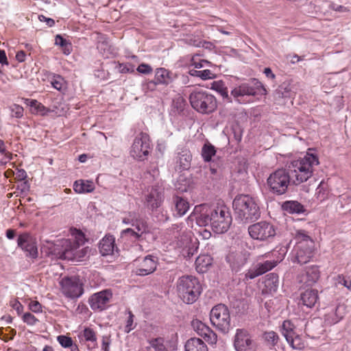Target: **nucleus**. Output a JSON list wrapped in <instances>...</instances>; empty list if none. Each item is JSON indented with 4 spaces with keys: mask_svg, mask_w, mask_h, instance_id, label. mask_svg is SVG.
Wrapping results in <instances>:
<instances>
[{
    "mask_svg": "<svg viewBox=\"0 0 351 351\" xmlns=\"http://www.w3.org/2000/svg\"><path fill=\"white\" fill-rule=\"evenodd\" d=\"M262 275L261 272L258 270V267L256 265L254 267L250 269L245 274L246 279H253L258 276Z\"/></svg>",
    "mask_w": 351,
    "mask_h": 351,
    "instance_id": "obj_57",
    "label": "nucleus"
},
{
    "mask_svg": "<svg viewBox=\"0 0 351 351\" xmlns=\"http://www.w3.org/2000/svg\"><path fill=\"white\" fill-rule=\"evenodd\" d=\"M174 211L178 217H182L189 210L190 204L188 200L182 197L175 195L173 197Z\"/></svg>",
    "mask_w": 351,
    "mask_h": 351,
    "instance_id": "obj_27",
    "label": "nucleus"
},
{
    "mask_svg": "<svg viewBox=\"0 0 351 351\" xmlns=\"http://www.w3.org/2000/svg\"><path fill=\"white\" fill-rule=\"evenodd\" d=\"M0 154L5 155V158L8 160H12L13 154L6 150V147L4 141L0 139Z\"/></svg>",
    "mask_w": 351,
    "mask_h": 351,
    "instance_id": "obj_56",
    "label": "nucleus"
},
{
    "mask_svg": "<svg viewBox=\"0 0 351 351\" xmlns=\"http://www.w3.org/2000/svg\"><path fill=\"white\" fill-rule=\"evenodd\" d=\"M17 243L26 253V256L32 258L38 256V248L35 239L28 233H23L19 236Z\"/></svg>",
    "mask_w": 351,
    "mask_h": 351,
    "instance_id": "obj_17",
    "label": "nucleus"
},
{
    "mask_svg": "<svg viewBox=\"0 0 351 351\" xmlns=\"http://www.w3.org/2000/svg\"><path fill=\"white\" fill-rule=\"evenodd\" d=\"M292 182V178L287 168H280L269 174L267 186L269 191L276 195L285 194Z\"/></svg>",
    "mask_w": 351,
    "mask_h": 351,
    "instance_id": "obj_6",
    "label": "nucleus"
},
{
    "mask_svg": "<svg viewBox=\"0 0 351 351\" xmlns=\"http://www.w3.org/2000/svg\"><path fill=\"white\" fill-rule=\"evenodd\" d=\"M29 308L34 313L42 312V306L38 301L32 300L29 304Z\"/></svg>",
    "mask_w": 351,
    "mask_h": 351,
    "instance_id": "obj_59",
    "label": "nucleus"
},
{
    "mask_svg": "<svg viewBox=\"0 0 351 351\" xmlns=\"http://www.w3.org/2000/svg\"><path fill=\"white\" fill-rule=\"evenodd\" d=\"M212 88L218 92L223 99H226L228 101L231 102L232 100L228 95V88L222 81L214 82L212 85Z\"/></svg>",
    "mask_w": 351,
    "mask_h": 351,
    "instance_id": "obj_37",
    "label": "nucleus"
},
{
    "mask_svg": "<svg viewBox=\"0 0 351 351\" xmlns=\"http://www.w3.org/2000/svg\"><path fill=\"white\" fill-rule=\"evenodd\" d=\"M186 351H208L206 344L199 338H191L185 344Z\"/></svg>",
    "mask_w": 351,
    "mask_h": 351,
    "instance_id": "obj_31",
    "label": "nucleus"
},
{
    "mask_svg": "<svg viewBox=\"0 0 351 351\" xmlns=\"http://www.w3.org/2000/svg\"><path fill=\"white\" fill-rule=\"evenodd\" d=\"M25 103L31 108V112L34 114L45 116L49 112L44 105L36 99H26Z\"/></svg>",
    "mask_w": 351,
    "mask_h": 351,
    "instance_id": "obj_33",
    "label": "nucleus"
},
{
    "mask_svg": "<svg viewBox=\"0 0 351 351\" xmlns=\"http://www.w3.org/2000/svg\"><path fill=\"white\" fill-rule=\"evenodd\" d=\"M191 156L188 153L179 154L176 158V163L180 170L188 169L191 165Z\"/></svg>",
    "mask_w": 351,
    "mask_h": 351,
    "instance_id": "obj_36",
    "label": "nucleus"
},
{
    "mask_svg": "<svg viewBox=\"0 0 351 351\" xmlns=\"http://www.w3.org/2000/svg\"><path fill=\"white\" fill-rule=\"evenodd\" d=\"M149 150L150 141L149 135L142 132L134 140L130 151L131 156L134 158L143 160L148 156Z\"/></svg>",
    "mask_w": 351,
    "mask_h": 351,
    "instance_id": "obj_11",
    "label": "nucleus"
},
{
    "mask_svg": "<svg viewBox=\"0 0 351 351\" xmlns=\"http://www.w3.org/2000/svg\"><path fill=\"white\" fill-rule=\"evenodd\" d=\"M179 296L186 304H193L202 292V286L198 279L193 276H183L177 282Z\"/></svg>",
    "mask_w": 351,
    "mask_h": 351,
    "instance_id": "obj_4",
    "label": "nucleus"
},
{
    "mask_svg": "<svg viewBox=\"0 0 351 351\" xmlns=\"http://www.w3.org/2000/svg\"><path fill=\"white\" fill-rule=\"evenodd\" d=\"M122 222L125 224H130L136 232L138 233L142 241L145 240L147 242H153L157 238L154 229L148 226L144 219L138 217L134 212L128 213L127 216L123 218Z\"/></svg>",
    "mask_w": 351,
    "mask_h": 351,
    "instance_id": "obj_7",
    "label": "nucleus"
},
{
    "mask_svg": "<svg viewBox=\"0 0 351 351\" xmlns=\"http://www.w3.org/2000/svg\"><path fill=\"white\" fill-rule=\"evenodd\" d=\"M319 300L318 291L316 289H307L301 293L299 304L307 308H313Z\"/></svg>",
    "mask_w": 351,
    "mask_h": 351,
    "instance_id": "obj_25",
    "label": "nucleus"
},
{
    "mask_svg": "<svg viewBox=\"0 0 351 351\" xmlns=\"http://www.w3.org/2000/svg\"><path fill=\"white\" fill-rule=\"evenodd\" d=\"M119 69V72L121 73H133L134 69L133 66L130 64H123V63H118L117 66Z\"/></svg>",
    "mask_w": 351,
    "mask_h": 351,
    "instance_id": "obj_55",
    "label": "nucleus"
},
{
    "mask_svg": "<svg viewBox=\"0 0 351 351\" xmlns=\"http://www.w3.org/2000/svg\"><path fill=\"white\" fill-rule=\"evenodd\" d=\"M248 232L254 239L268 241L276 235L274 226L267 221H260L251 225L248 228Z\"/></svg>",
    "mask_w": 351,
    "mask_h": 351,
    "instance_id": "obj_10",
    "label": "nucleus"
},
{
    "mask_svg": "<svg viewBox=\"0 0 351 351\" xmlns=\"http://www.w3.org/2000/svg\"><path fill=\"white\" fill-rule=\"evenodd\" d=\"M38 19L40 21H45L46 22L47 25L49 26V27H53L55 24V21L53 19H50V18H47L46 16H45L44 15H39L38 16Z\"/></svg>",
    "mask_w": 351,
    "mask_h": 351,
    "instance_id": "obj_64",
    "label": "nucleus"
},
{
    "mask_svg": "<svg viewBox=\"0 0 351 351\" xmlns=\"http://www.w3.org/2000/svg\"><path fill=\"white\" fill-rule=\"evenodd\" d=\"M282 334L286 339L291 338L295 332V326L290 320H285L282 325Z\"/></svg>",
    "mask_w": 351,
    "mask_h": 351,
    "instance_id": "obj_41",
    "label": "nucleus"
},
{
    "mask_svg": "<svg viewBox=\"0 0 351 351\" xmlns=\"http://www.w3.org/2000/svg\"><path fill=\"white\" fill-rule=\"evenodd\" d=\"M346 315V306L339 304L328 311L324 316V322L327 325H334L339 322Z\"/></svg>",
    "mask_w": 351,
    "mask_h": 351,
    "instance_id": "obj_23",
    "label": "nucleus"
},
{
    "mask_svg": "<svg viewBox=\"0 0 351 351\" xmlns=\"http://www.w3.org/2000/svg\"><path fill=\"white\" fill-rule=\"evenodd\" d=\"M286 340L293 349L302 350L305 347L304 341L302 340V337L296 333L291 336V338H288Z\"/></svg>",
    "mask_w": 351,
    "mask_h": 351,
    "instance_id": "obj_40",
    "label": "nucleus"
},
{
    "mask_svg": "<svg viewBox=\"0 0 351 351\" xmlns=\"http://www.w3.org/2000/svg\"><path fill=\"white\" fill-rule=\"evenodd\" d=\"M338 284L346 287L351 291V278L343 274L339 275L337 278Z\"/></svg>",
    "mask_w": 351,
    "mask_h": 351,
    "instance_id": "obj_49",
    "label": "nucleus"
},
{
    "mask_svg": "<svg viewBox=\"0 0 351 351\" xmlns=\"http://www.w3.org/2000/svg\"><path fill=\"white\" fill-rule=\"evenodd\" d=\"M216 154L215 147L210 143H205L202 148V156L205 162H210Z\"/></svg>",
    "mask_w": 351,
    "mask_h": 351,
    "instance_id": "obj_38",
    "label": "nucleus"
},
{
    "mask_svg": "<svg viewBox=\"0 0 351 351\" xmlns=\"http://www.w3.org/2000/svg\"><path fill=\"white\" fill-rule=\"evenodd\" d=\"M277 265L276 261H267L264 263H260L256 265L258 267V270L261 272V274H263L268 271L269 270H271L274 267H276Z\"/></svg>",
    "mask_w": 351,
    "mask_h": 351,
    "instance_id": "obj_45",
    "label": "nucleus"
},
{
    "mask_svg": "<svg viewBox=\"0 0 351 351\" xmlns=\"http://www.w3.org/2000/svg\"><path fill=\"white\" fill-rule=\"evenodd\" d=\"M60 284L62 293L69 298H78L83 293L82 283L78 277H64Z\"/></svg>",
    "mask_w": 351,
    "mask_h": 351,
    "instance_id": "obj_13",
    "label": "nucleus"
},
{
    "mask_svg": "<svg viewBox=\"0 0 351 351\" xmlns=\"http://www.w3.org/2000/svg\"><path fill=\"white\" fill-rule=\"evenodd\" d=\"M265 285L270 291H276L278 286V276L276 274H269L267 275L265 280Z\"/></svg>",
    "mask_w": 351,
    "mask_h": 351,
    "instance_id": "obj_42",
    "label": "nucleus"
},
{
    "mask_svg": "<svg viewBox=\"0 0 351 351\" xmlns=\"http://www.w3.org/2000/svg\"><path fill=\"white\" fill-rule=\"evenodd\" d=\"M112 294L108 290H104L93 294L88 299V303L93 311H101L108 306Z\"/></svg>",
    "mask_w": 351,
    "mask_h": 351,
    "instance_id": "obj_16",
    "label": "nucleus"
},
{
    "mask_svg": "<svg viewBox=\"0 0 351 351\" xmlns=\"http://www.w3.org/2000/svg\"><path fill=\"white\" fill-rule=\"evenodd\" d=\"M10 110V115L12 117L21 119L24 115V108L19 104H12L9 106Z\"/></svg>",
    "mask_w": 351,
    "mask_h": 351,
    "instance_id": "obj_44",
    "label": "nucleus"
},
{
    "mask_svg": "<svg viewBox=\"0 0 351 351\" xmlns=\"http://www.w3.org/2000/svg\"><path fill=\"white\" fill-rule=\"evenodd\" d=\"M146 351H168L164 344L162 338H156L149 341V345L146 348Z\"/></svg>",
    "mask_w": 351,
    "mask_h": 351,
    "instance_id": "obj_35",
    "label": "nucleus"
},
{
    "mask_svg": "<svg viewBox=\"0 0 351 351\" xmlns=\"http://www.w3.org/2000/svg\"><path fill=\"white\" fill-rule=\"evenodd\" d=\"M234 346L237 351H256L257 348L250 333L244 328L236 330Z\"/></svg>",
    "mask_w": 351,
    "mask_h": 351,
    "instance_id": "obj_12",
    "label": "nucleus"
},
{
    "mask_svg": "<svg viewBox=\"0 0 351 351\" xmlns=\"http://www.w3.org/2000/svg\"><path fill=\"white\" fill-rule=\"evenodd\" d=\"M60 48L62 53L65 55H69L72 51V45L69 41Z\"/></svg>",
    "mask_w": 351,
    "mask_h": 351,
    "instance_id": "obj_62",
    "label": "nucleus"
},
{
    "mask_svg": "<svg viewBox=\"0 0 351 351\" xmlns=\"http://www.w3.org/2000/svg\"><path fill=\"white\" fill-rule=\"evenodd\" d=\"M163 199L162 191L158 186H152L146 195L145 203L148 208L154 210L161 206Z\"/></svg>",
    "mask_w": 351,
    "mask_h": 351,
    "instance_id": "obj_21",
    "label": "nucleus"
},
{
    "mask_svg": "<svg viewBox=\"0 0 351 351\" xmlns=\"http://www.w3.org/2000/svg\"><path fill=\"white\" fill-rule=\"evenodd\" d=\"M121 237H130L134 240L142 241L138 232L132 228H126L121 231Z\"/></svg>",
    "mask_w": 351,
    "mask_h": 351,
    "instance_id": "obj_47",
    "label": "nucleus"
},
{
    "mask_svg": "<svg viewBox=\"0 0 351 351\" xmlns=\"http://www.w3.org/2000/svg\"><path fill=\"white\" fill-rule=\"evenodd\" d=\"M51 86L59 91H63L66 89V82L60 75H53L51 80Z\"/></svg>",
    "mask_w": 351,
    "mask_h": 351,
    "instance_id": "obj_39",
    "label": "nucleus"
},
{
    "mask_svg": "<svg viewBox=\"0 0 351 351\" xmlns=\"http://www.w3.org/2000/svg\"><path fill=\"white\" fill-rule=\"evenodd\" d=\"M213 207H210L206 204H200L195 206L193 213L190 215L191 220H195L199 226H206L208 224L211 226L210 212Z\"/></svg>",
    "mask_w": 351,
    "mask_h": 351,
    "instance_id": "obj_14",
    "label": "nucleus"
},
{
    "mask_svg": "<svg viewBox=\"0 0 351 351\" xmlns=\"http://www.w3.org/2000/svg\"><path fill=\"white\" fill-rule=\"evenodd\" d=\"M136 71L139 73H142V74H150L152 73L153 71V69L152 67L148 64H145V63H141L138 65V66L137 67L136 69Z\"/></svg>",
    "mask_w": 351,
    "mask_h": 351,
    "instance_id": "obj_52",
    "label": "nucleus"
},
{
    "mask_svg": "<svg viewBox=\"0 0 351 351\" xmlns=\"http://www.w3.org/2000/svg\"><path fill=\"white\" fill-rule=\"evenodd\" d=\"M282 208L290 213H302L304 211V206L297 201H287L282 204Z\"/></svg>",
    "mask_w": 351,
    "mask_h": 351,
    "instance_id": "obj_34",
    "label": "nucleus"
},
{
    "mask_svg": "<svg viewBox=\"0 0 351 351\" xmlns=\"http://www.w3.org/2000/svg\"><path fill=\"white\" fill-rule=\"evenodd\" d=\"M27 177L26 171L24 169H17L15 173V178L18 180H23Z\"/></svg>",
    "mask_w": 351,
    "mask_h": 351,
    "instance_id": "obj_63",
    "label": "nucleus"
},
{
    "mask_svg": "<svg viewBox=\"0 0 351 351\" xmlns=\"http://www.w3.org/2000/svg\"><path fill=\"white\" fill-rule=\"evenodd\" d=\"M296 244L299 243H308V245H313V240L306 234L304 231L299 230L295 234Z\"/></svg>",
    "mask_w": 351,
    "mask_h": 351,
    "instance_id": "obj_46",
    "label": "nucleus"
},
{
    "mask_svg": "<svg viewBox=\"0 0 351 351\" xmlns=\"http://www.w3.org/2000/svg\"><path fill=\"white\" fill-rule=\"evenodd\" d=\"M171 72L165 68H158L155 71L154 80L159 84L168 85L172 80Z\"/></svg>",
    "mask_w": 351,
    "mask_h": 351,
    "instance_id": "obj_32",
    "label": "nucleus"
},
{
    "mask_svg": "<svg viewBox=\"0 0 351 351\" xmlns=\"http://www.w3.org/2000/svg\"><path fill=\"white\" fill-rule=\"evenodd\" d=\"M210 319L219 330L226 333L230 328V315L228 308L222 304L215 306L210 311Z\"/></svg>",
    "mask_w": 351,
    "mask_h": 351,
    "instance_id": "obj_9",
    "label": "nucleus"
},
{
    "mask_svg": "<svg viewBox=\"0 0 351 351\" xmlns=\"http://www.w3.org/2000/svg\"><path fill=\"white\" fill-rule=\"evenodd\" d=\"M213 258L210 255L201 254L195 260L196 270L199 273H204L212 265Z\"/></svg>",
    "mask_w": 351,
    "mask_h": 351,
    "instance_id": "obj_30",
    "label": "nucleus"
},
{
    "mask_svg": "<svg viewBox=\"0 0 351 351\" xmlns=\"http://www.w3.org/2000/svg\"><path fill=\"white\" fill-rule=\"evenodd\" d=\"M193 329L197 334L204 339L209 344H215L217 341V335L207 325L199 319H194L191 322Z\"/></svg>",
    "mask_w": 351,
    "mask_h": 351,
    "instance_id": "obj_18",
    "label": "nucleus"
},
{
    "mask_svg": "<svg viewBox=\"0 0 351 351\" xmlns=\"http://www.w3.org/2000/svg\"><path fill=\"white\" fill-rule=\"evenodd\" d=\"M189 99L192 108L203 114H210L217 108L215 97L206 90H194Z\"/></svg>",
    "mask_w": 351,
    "mask_h": 351,
    "instance_id": "obj_5",
    "label": "nucleus"
},
{
    "mask_svg": "<svg viewBox=\"0 0 351 351\" xmlns=\"http://www.w3.org/2000/svg\"><path fill=\"white\" fill-rule=\"evenodd\" d=\"M84 233L75 228L71 230V237L58 241L50 247L49 256L53 259L81 261L86 255V248H80L84 244Z\"/></svg>",
    "mask_w": 351,
    "mask_h": 351,
    "instance_id": "obj_1",
    "label": "nucleus"
},
{
    "mask_svg": "<svg viewBox=\"0 0 351 351\" xmlns=\"http://www.w3.org/2000/svg\"><path fill=\"white\" fill-rule=\"evenodd\" d=\"M313 245L299 243L294 247L295 261L300 264H305L313 257Z\"/></svg>",
    "mask_w": 351,
    "mask_h": 351,
    "instance_id": "obj_20",
    "label": "nucleus"
},
{
    "mask_svg": "<svg viewBox=\"0 0 351 351\" xmlns=\"http://www.w3.org/2000/svg\"><path fill=\"white\" fill-rule=\"evenodd\" d=\"M320 278V271L315 265L306 267L304 273L299 276V282L306 286H312L316 283Z\"/></svg>",
    "mask_w": 351,
    "mask_h": 351,
    "instance_id": "obj_22",
    "label": "nucleus"
},
{
    "mask_svg": "<svg viewBox=\"0 0 351 351\" xmlns=\"http://www.w3.org/2000/svg\"><path fill=\"white\" fill-rule=\"evenodd\" d=\"M233 208L241 220H252L260 215L258 199L250 195L241 194L233 200Z\"/></svg>",
    "mask_w": 351,
    "mask_h": 351,
    "instance_id": "obj_3",
    "label": "nucleus"
},
{
    "mask_svg": "<svg viewBox=\"0 0 351 351\" xmlns=\"http://www.w3.org/2000/svg\"><path fill=\"white\" fill-rule=\"evenodd\" d=\"M159 84L155 80H149L146 83L143 84V89L145 93L148 91H154L156 88V86Z\"/></svg>",
    "mask_w": 351,
    "mask_h": 351,
    "instance_id": "obj_53",
    "label": "nucleus"
},
{
    "mask_svg": "<svg viewBox=\"0 0 351 351\" xmlns=\"http://www.w3.org/2000/svg\"><path fill=\"white\" fill-rule=\"evenodd\" d=\"M319 164L318 156L308 152L304 157L291 161L287 169L292 175V183L300 184L313 176L315 168Z\"/></svg>",
    "mask_w": 351,
    "mask_h": 351,
    "instance_id": "obj_2",
    "label": "nucleus"
},
{
    "mask_svg": "<svg viewBox=\"0 0 351 351\" xmlns=\"http://www.w3.org/2000/svg\"><path fill=\"white\" fill-rule=\"evenodd\" d=\"M114 238L112 235H106L99 243V251L102 256L112 254L114 248Z\"/></svg>",
    "mask_w": 351,
    "mask_h": 351,
    "instance_id": "obj_29",
    "label": "nucleus"
},
{
    "mask_svg": "<svg viewBox=\"0 0 351 351\" xmlns=\"http://www.w3.org/2000/svg\"><path fill=\"white\" fill-rule=\"evenodd\" d=\"M79 338L88 343V349H94L97 346L96 332L90 327H86L79 335Z\"/></svg>",
    "mask_w": 351,
    "mask_h": 351,
    "instance_id": "obj_26",
    "label": "nucleus"
},
{
    "mask_svg": "<svg viewBox=\"0 0 351 351\" xmlns=\"http://www.w3.org/2000/svg\"><path fill=\"white\" fill-rule=\"evenodd\" d=\"M210 64V62L202 59L200 55L195 54L192 56L191 59V65L194 66V68L195 69H200L205 66H208Z\"/></svg>",
    "mask_w": 351,
    "mask_h": 351,
    "instance_id": "obj_43",
    "label": "nucleus"
},
{
    "mask_svg": "<svg viewBox=\"0 0 351 351\" xmlns=\"http://www.w3.org/2000/svg\"><path fill=\"white\" fill-rule=\"evenodd\" d=\"M67 42H69V41L66 40L65 38H64L62 36L56 35V38H55V45H58L60 47H62Z\"/></svg>",
    "mask_w": 351,
    "mask_h": 351,
    "instance_id": "obj_61",
    "label": "nucleus"
},
{
    "mask_svg": "<svg viewBox=\"0 0 351 351\" xmlns=\"http://www.w3.org/2000/svg\"><path fill=\"white\" fill-rule=\"evenodd\" d=\"M210 217L212 229L217 234L226 232L232 223L230 213L225 206L213 207Z\"/></svg>",
    "mask_w": 351,
    "mask_h": 351,
    "instance_id": "obj_8",
    "label": "nucleus"
},
{
    "mask_svg": "<svg viewBox=\"0 0 351 351\" xmlns=\"http://www.w3.org/2000/svg\"><path fill=\"white\" fill-rule=\"evenodd\" d=\"M264 338L267 342L274 346L278 342V336L275 332L269 331L265 332Z\"/></svg>",
    "mask_w": 351,
    "mask_h": 351,
    "instance_id": "obj_51",
    "label": "nucleus"
},
{
    "mask_svg": "<svg viewBox=\"0 0 351 351\" xmlns=\"http://www.w3.org/2000/svg\"><path fill=\"white\" fill-rule=\"evenodd\" d=\"M226 259L232 269L239 270L247 263V255L241 251L231 252L228 254Z\"/></svg>",
    "mask_w": 351,
    "mask_h": 351,
    "instance_id": "obj_24",
    "label": "nucleus"
},
{
    "mask_svg": "<svg viewBox=\"0 0 351 351\" xmlns=\"http://www.w3.org/2000/svg\"><path fill=\"white\" fill-rule=\"evenodd\" d=\"M95 189V184L91 180L81 179L73 183V190L78 194L92 193Z\"/></svg>",
    "mask_w": 351,
    "mask_h": 351,
    "instance_id": "obj_28",
    "label": "nucleus"
},
{
    "mask_svg": "<svg viewBox=\"0 0 351 351\" xmlns=\"http://www.w3.org/2000/svg\"><path fill=\"white\" fill-rule=\"evenodd\" d=\"M111 343V339L110 336H103L101 341V349L104 351H110V345Z\"/></svg>",
    "mask_w": 351,
    "mask_h": 351,
    "instance_id": "obj_60",
    "label": "nucleus"
},
{
    "mask_svg": "<svg viewBox=\"0 0 351 351\" xmlns=\"http://www.w3.org/2000/svg\"><path fill=\"white\" fill-rule=\"evenodd\" d=\"M136 269L134 272L138 276H147L153 273L157 266L156 258L147 255L143 258L135 260Z\"/></svg>",
    "mask_w": 351,
    "mask_h": 351,
    "instance_id": "obj_15",
    "label": "nucleus"
},
{
    "mask_svg": "<svg viewBox=\"0 0 351 351\" xmlns=\"http://www.w3.org/2000/svg\"><path fill=\"white\" fill-rule=\"evenodd\" d=\"M57 341L61 345V346L64 348H69V346H71L72 343H73V341L71 339V337L66 335L58 336Z\"/></svg>",
    "mask_w": 351,
    "mask_h": 351,
    "instance_id": "obj_48",
    "label": "nucleus"
},
{
    "mask_svg": "<svg viewBox=\"0 0 351 351\" xmlns=\"http://www.w3.org/2000/svg\"><path fill=\"white\" fill-rule=\"evenodd\" d=\"M22 319L25 323L29 326H34L38 322V319L30 313H24L22 317Z\"/></svg>",
    "mask_w": 351,
    "mask_h": 351,
    "instance_id": "obj_50",
    "label": "nucleus"
},
{
    "mask_svg": "<svg viewBox=\"0 0 351 351\" xmlns=\"http://www.w3.org/2000/svg\"><path fill=\"white\" fill-rule=\"evenodd\" d=\"M256 86H250L247 83H243L239 86L235 87L231 91V95L239 103H243L242 98L244 96H254L257 94V89L261 86V83L256 82Z\"/></svg>",
    "mask_w": 351,
    "mask_h": 351,
    "instance_id": "obj_19",
    "label": "nucleus"
},
{
    "mask_svg": "<svg viewBox=\"0 0 351 351\" xmlns=\"http://www.w3.org/2000/svg\"><path fill=\"white\" fill-rule=\"evenodd\" d=\"M129 316L126 321V325L125 326V332H130L134 328V315L132 311H128Z\"/></svg>",
    "mask_w": 351,
    "mask_h": 351,
    "instance_id": "obj_54",
    "label": "nucleus"
},
{
    "mask_svg": "<svg viewBox=\"0 0 351 351\" xmlns=\"http://www.w3.org/2000/svg\"><path fill=\"white\" fill-rule=\"evenodd\" d=\"M215 75L209 69H205L199 71V77L202 80H210L215 78Z\"/></svg>",
    "mask_w": 351,
    "mask_h": 351,
    "instance_id": "obj_58",
    "label": "nucleus"
}]
</instances>
